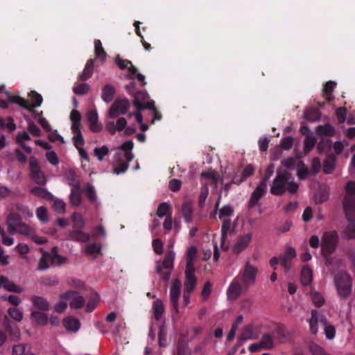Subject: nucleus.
I'll return each instance as SVG.
<instances>
[{"instance_id":"obj_24","label":"nucleus","mask_w":355,"mask_h":355,"mask_svg":"<svg viewBox=\"0 0 355 355\" xmlns=\"http://www.w3.org/2000/svg\"><path fill=\"white\" fill-rule=\"evenodd\" d=\"M184 291L192 293L196 286L195 270H186Z\"/></svg>"},{"instance_id":"obj_22","label":"nucleus","mask_w":355,"mask_h":355,"mask_svg":"<svg viewBox=\"0 0 355 355\" xmlns=\"http://www.w3.org/2000/svg\"><path fill=\"white\" fill-rule=\"evenodd\" d=\"M3 288L9 292H13L17 293H21L24 291V288L13 282L9 280L4 276L0 277V289Z\"/></svg>"},{"instance_id":"obj_5","label":"nucleus","mask_w":355,"mask_h":355,"mask_svg":"<svg viewBox=\"0 0 355 355\" xmlns=\"http://www.w3.org/2000/svg\"><path fill=\"white\" fill-rule=\"evenodd\" d=\"M7 225L10 233L18 232L30 237L33 236L34 234L33 229L27 224L22 223L18 216L15 214H11L8 216Z\"/></svg>"},{"instance_id":"obj_16","label":"nucleus","mask_w":355,"mask_h":355,"mask_svg":"<svg viewBox=\"0 0 355 355\" xmlns=\"http://www.w3.org/2000/svg\"><path fill=\"white\" fill-rule=\"evenodd\" d=\"M133 104L136 107L137 110L147 108L155 111L154 101H149V96L146 92H140L137 93L135 95Z\"/></svg>"},{"instance_id":"obj_48","label":"nucleus","mask_w":355,"mask_h":355,"mask_svg":"<svg viewBox=\"0 0 355 355\" xmlns=\"http://www.w3.org/2000/svg\"><path fill=\"white\" fill-rule=\"evenodd\" d=\"M94 50L96 57L101 59L102 61H104L106 58V53L104 51L102 44L99 40H96L94 41Z\"/></svg>"},{"instance_id":"obj_55","label":"nucleus","mask_w":355,"mask_h":355,"mask_svg":"<svg viewBox=\"0 0 355 355\" xmlns=\"http://www.w3.org/2000/svg\"><path fill=\"white\" fill-rule=\"evenodd\" d=\"M311 300L313 303L318 307H320L324 304L323 296L317 291H313L311 293Z\"/></svg>"},{"instance_id":"obj_58","label":"nucleus","mask_w":355,"mask_h":355,"mask_svg":"<svg viewBox=\"0 0 355 355\" xmlns=\"http://www.w3.org/2000/svg\"><path fill=\"white\" fill-rule=\"evenodd\" d=\"M260 345L263 349H270L273 347V338L270 335H265L260 341Z\"/></svg>"},{"instance_id":"obj_21","label":"nucleus","mask_w":355,"mask_h":355,"mask_svg":"<svg viewBox=\"0 0 355 355\" xmlns=\"http://www.w3.org/2000/svg\"><path fill=\"white\" fill-rule=\"evenodd\" d=\"M87 118L92 132H97L102 130L103 125L98 123V115L96 110H89L87 113Z\"/></svg>"},{"instance_id":"obj_8","label":"nucleus","mask_w":355,"mask_h":355,"mask_svg":"<svg viewBox=\"0 0 355 355\" xmlns=\"http://www.w3.org/2000/svg\"><path fill=\"white\" fill-rule=\"evenodd\" d=\"M182 282L178 278L173 279L170 286L169 300L170 303L176 314H179V299L181 295Z\"/></svg>"},{"instance_id":"obj_17","label":"nucleus","mask_w":355,"mask_h":355,"mask_svg":"<svg viewBox=\"0 0 355 355\" xmlns=\"http://www.w3.org/2000/svg\"><path fill=\"white\" fill-rule=\"evenodd\" d=\"M296 256L297 253L295 250L291 246H287L285 252L279 257V263L286 272L291 270V260L294 259Z\"/></svg>"},{"instance_id":"obj_61","label":"nucleus","mask_w":355,"mask_h":355,"mask_svg":"<svg viewBox=\"0 0 355 355\" xmlns=\"http://www.w3.org/2000/svg\"><path fill=\"white\" fill-rule=\"evenodd\" d=\"M89 85L87 83H80L73 87V92L76 94H85L89 91Z\"/></svg>"},{"instance_id":"obj_37","label":"nucleus","mask_w":355,"mask_h":355,"mask_svg":"<svg viewBox=\"0 0 355 355\" xmlns=\"http://www.w3.org/2000/svg\"><path fill=\"white\" fill-rule=\"evenodd\" d=\"M115 94V89L110 85H106L102 91V98L105 103L110 102Z\"/></svg>"},{"instance_id":"obj_45","label":"nucleus","mask_w":355,"mask_h":355,"mask_svg":"<svg viewBox=\"0 0 355 355\" xmlns=\"http://www.w3.org/2000/svg\"><path fill=\"white\" fill-rule=\"evenodd\" d=\"M0 128L7 129L9 132H12L16 129V125L13 122L12 117L0 118Z\"/></svg>"},{"instance_id":"obj_20","label":"nucleus","mask_w":355,"mask_h":355,"mask_svg":"<svg viewBox=\"0 0 355 355\" xmlns=\"http://www.w3.org/2000/svg\"><path fill=\"white\" fill-rule=\"evenodd\" d=\"M267 187V178H263L261 182L257 185L254 191H253L250 204L251 207L256 205L258 203L259 200L263 196L266 192Z\"/></svg>"},{"instance_id":"obj_64","label":"nucleus","mask_w":355,"mask_h":355,"mask_svg":"<svg viewBox=\"0 0 355 355\" xmlns=\"http://www.w3.org/2000/svg\"><path fill=\"white\" fill-rule=\"evenodd\" d=\"M335 165V159L333 157H329L324 164V171L325 173H331Z\"/></svg>"},{"instance_id":"obj_4","label":"nucleus","mask_w":355,"mask_h":355,"mask_svg":"<svg viewBox=\"0 0 355 355\" xmlns=\"http://www.w3.org/2000/svg\"><path fill=\"white\" fill-rule=\"evenodd\" d=\"M334 282L340 297H348L352 290V279L351 276L345 271H340L335 274Z\"/></svg>"},{"instance_id":"obj_1","label":"nucleus","mask_w":355,"mask_h":355,"mask_svg":"<svg viewBox=\"0 0 355 355\" xmlns=\"http://www.w3.org/2000/svg\"><path fill=\"white\" fill-rule=\"evenodd\" d=\"M343 209L348 220L350 221L345 230V234L350 239L355 238V182L349 181L345 187Z\"/></svg>"},{"instance_id":"obj_50","label":"nucleus","mask_w":355,"mask_h":355,"mask_svg":"<svg viewBox=\"0 0 355 355\" xmlns=\"http://www.w3.org/2000/svg\"><path fill=\"white\" fill-rule=\"evenodd\" d=\"M53 200H54L53 206H52L53 210L58 214L65 213L66 203L64 202V200L59 199V198H54Z\"/></svg>"},{"instance_id":"obj_57","label":"nucleus","mask_w":355,"mask_h":355,"mask_svg":"<svg viewBox=\"0 0 355 355\" xmlns=\"http://www.w3.org/2000/svg\"><path fill=\"white\" fill-rule=\"evenodd\" d=\"M170 212V206L166 202L161 203L158 208L157 214L159 217L162 218L164 216H168Z\"/></svg>"},{"instance_id":"obj_12","label":"nucleus","mask_w":355,"mask_h":355,"mask_svg":"<svg viewBox=\"0 0 355 355\" xmlns=\"http://www.w3.org/2000/svg\"><path fill=\"white\" fill-rule=\"evenodd\" d=\"M248 288H244L243 283L239 277H235L230 284L227 290V296L228 300H236L242 293H245Z\"/></svg>"},{"instance_id":"obj_29","label":"nucleus","mask_w":355,"mask_h":355,"mask_svg":"<svg viewBox=\"0 0 355 355\" xmlns=\"http://www.w3.org/2000/svg\"><path fill=\"white\" fill-rule=\"evenodd\" d=\"M320 323L324 326V334L327 339L332 340L335 337L336 330L334 326L329 324L326 317L320 318Z\"/></svg>"},{"instance_id":"obj_15","label":"nucleus","mask_w":355,"mask_h":355,"mask_svg":"<svg viewBox=\"0 0 355 355\" xmlns=\"http://www.w3.org/2000/svg\"><path fill=\"white\" fill-rule=\"evenodd\" d=\"M252 239V234L248 232L239 235L234 241L232 250L234 254H239L248 248Z\"/></svg>"},{"instance_id":"obj_54","label":"nucleus","mask_w":355,"mask_h":355,"mask_svg":"<svg viewBox=\"0 0 355 355\" xmlns=\"http://www.w3.org/2000/svg\"><path fill=\"white\" fill-rule=\"evenodd\" d=\"M316 139L313 136L307 135L304 141V153L306 154L310 152L314 147Z\"/></svg>"},{"instance_id":"obj_3","label":"nucleus","mask_w":355,"mask_h":355,"mask_svg":"<svg viewBox=\"0 0 355 355\" xmlns=\"http://www.w3.org/2000/svg\"><path fill=\"white\" fill-rule=\"evenodd\" d=\"M133 147V142L128 140L119 148V151L116 153L114 157L112 171L114 174L119 175L128 170L129 162L134 158V155L132 152Z\"/></svg>"},{"instance_id":"obj_14","label":"nucleus","mask_w":355,"mask_h":355,"mask_svg":"<svg viewBox=\"0 0 355 355\" xmlns=\"http://www.w3.org/2000/svg\"><path fill=\"white\" fill-rule=\"evenodd\" d=\"M31 177L37 184H45L46 182L44 173L41 171L39 163L35 157H31L29 160Z\"/></svg>"},{"instance_id":"obj_30","label":"nucleus","mask_w":355,"mask_h":355,"mask_svg":"<svg viewBox=\"0 0 355 355\" xmlns=\"http://www.w3.org/2000/svg\"><path fill=\"white\" fill-rule=\"evenodd\" d=\"M31 300L34 306L37 309L46 311L49 308V303L42 297L33 296Z\"/></svg>"},{"instance_id":"obj_44","label":"nucleus","mask_w":355,"mask_h":355,"mask_svg":"<svg viewBox=\"0 0 355 355\" xmlns=\"http://www.w3.org/2000/svg\"><path fill=\"white\" fill-rule=\"evenodd\" d=\"M70 119L71 121V129L72 130H78L80 128V121L81 119V116L80 112L78 110H73L71 111L70 114Z\"/></svg>"},{"instance_id":"obj_18","label":"nucleus","mask_w":355,"mask_h":355,"mask_svg":"<svg viewBox=\"0 0 355 355\" xmlns=\"http://www.w3.org/2000/svg\"><path fill=\"white\" fill-rule=\"evenodd\" d=\"M62 299L68 300L71 309H80L85 304L84 298L74 291H69L61 296Z\"/></svg>"},{"instance_id":"obj_39","label":"nucleus","mask_w":355,"mask_h":355,"mask_svg":"<svg viewBox=\"0 0 355 355\" xmlns=\"http://www.w3.org/2000/svg\"><path fill=\"white\" fill-rule=\"evenodd\" d=\"M31 318L39 325L44 326L48 322V317L46 314L42 312L33 311L31 313Z\"/></svg>"},{"instance_id":"obj_59","label":"nucleus","mask_w":355,"mask_h":355,"mask_svg":"<svg viewBox=\"0 0 355 355\" xmlns=\"http://www.w3.org/2000/svg\"><path fill=\"white\" fill-rule=\"evenodd\" d=\"M94 152L98 159L102 161L104 157L109 153V149L107 146H103L99 148H96Z\"/></svg>"},{"instance_id":"obj_9","label":"nucleus","mask_w":355,"mask_h":355,"mask_svg":"<svg viewBox=\"0 0 355 355\" xmlns=\"http://www.w3.org/2000/svg\"><path fill=\"white\" fill-rule=\"evenodd\" d=\"M115 62L121 69H127L128 71V73L125 75L127 78L132 79L136 77L143 85L146 84L145 76L141 73H137V69L132 65L130 61L116 57Z\"/></svg>"},{"instance_id":"obj_51","label":"nucleus","mask_w":355,"mask_h":355,"mask_svg":"<svg viewBox=\"0 0 355 355\" xmlns=\"http://www.w3.org/2000/svg\"><path fill=\"white\" fill-rule=\"evenodd\" d=\"M182 212L185 220L187 222H189L191 220V216L193 213L191 204L189 202L184 203L182 208Z\"/></svg>"},{"instance_id":"obj_31","label":"nucleus","mask_w":355,"mask_h":355,"mask_svg":"<svg viewBox=\"0 0 355 355\" xmlns=\"http://www.w3.org/2000/svg\"><path fill=\"white\" fill-rule=\"evenodd\" d=\"M83 250L85 254L96 258L101 251V245L99 243H89Z\"/></svg>"},{"instance_id":"obj_53","label":"nucleus","mask_w":355,"mask_h":355,"mask_svg":"<svg viewBox=\"0 0 355 355\" xmlns=\"http://www.w3.org/2000/svg\"><path fill=\"white\" fill-rule=\"evenodd\" d=\"M295 170L297 171V175L299 179H304L309 174L308 168L302 161L298 162V165Z\"/></svg>"},{"instance_id":"obj_10","label":"nucleus","mask_w":355,"mask_h":355,"mask_svg":"<svg viewBox=\"0 0 355 355\" xmlns=\"http://www.w3.org/2000/svg\"><path fill=\"white\" fill-rule=\"evenodd\" d=\"M106 128L111 135H114L116 132L124 130V135H130L135 132V129L131 126H127V121L125 118H119L116 123L107 121Z\"/></svg>"},{"instance_id":"obj_60","label":"nucleus","mask_w":355,"mask_h":355,"mask_svg":"<svg viewBox=\"0 0 355 355\" xmlns=\"http://www.w3.org/2000/svg\"><path fill=\"white\" fill-rule=\"evenodd\" d=\"M71 218L73 222V227L75 229L83 227L85 222L83 216L80 214L74 213L72 215Z\"/></svg>"},{"instance_id":"obj_42","label":"nucleus","mask_w":355,"mask_h":355,"mask_svg":"<svg viewBox=\"0 0 355 355\" xmlns=\"http://www.w3.org/2000/svg\"><path fill=\"white\" fill-rule=\"evenodd\" d=\"M8 314L11 318L17 322H21L24 318L23 311L18 307H10L8 309Z\"/></svg>"},{"instance_id":"obj_11","label":"nucleus","mask_w":355,"mask_h":355,"mask_svg":"<svg viewBox=\"0 0 355 355\" xmlns=\"http://www.w3.org/2000/svg\"><path fill=\"white\" fill-rule=\"evenodd\" d=\"M338 237L336 232L330 231L324 234L322 239V252L324 256L331 254L336 249Z\"/></svg>"},{"instance_id":"obj_47","label":"nucleus","mask_w":355,"mask_h":355,"mask_svg":"<svg viewBox=\"0 0 355 355\" xmlns=\"http://www.w3.org/2000/svg\"><path fill=\"white\" fill-rule=\"evenodd\" d=\"M234 214V209L231 205H227L221 207L218 211V215L220 219H227Z\"/></svg>"},{"instance_id":"obj_23","label":"nucleus","mask_w":355,"mask_h":355,"mask_svg":"<svg viewBox=\"0 0 355 355\" xmlns=\"http://www.w3.org/2000/svg\"><path fill=\"white\" fill-rule=\"evenodd\" d=\"M198 249L196 246L191 245L188 248L185 253L186 270H195L193 265L197 259Z\"/></svg>"},{"instance_id":"obj_40","label":"nucleus","mask_w":355,"mask_h":355,"mask_svg":"<svg viewBox=\"0 0 355 355\" xmlns=\"http://www.w3.org/2000/svg\"><path fill=\"white\" fill-rule=\"evenodd\" d=\"M71 203L74 206H78L81 203V193L80 188L74 187L71 189V192L69 196Z\"/></svg>"},{"instance_id":"obj_2","label":"nucleus","mask_w":355,"mask_h":355,"mask_svg":"<svg viewBox=\"0 0 355 355\" xmlns=\"http://www.w3.org/2000/svg\"><path fill=\"white\" fill-rule=\"evenodd\" d=\"M298 188V184L293 181L291 175L288 172L279 169L270 187V193L275 196L282 195L286 191L290 193H295Z\"/></svg>"},{"instance_id":"obj_34","label":"nucleus","mask_w":355,"mask_h":355,"mask_svg":"<svg viewBox=\"0 0 355 355\" xmlns=\"http://www.w3.org/2000/svg\"><path fill=\"white\" fill-rule=\"evenodd\" d=\"M308 348L311 355H332L327 352L322 346L313 342L309 344Z\"/></svg>"},{"instance_id":"obj_6","label":"nucleus","mask_w":355,"mask_h":355,"mask_svg":"<svg viewBox=\"0 0 355 355\" xmlns=\"http://www.w3.org/2000/svg\"><path fill=\"white\" fill-rule=\"evenodd\" d=\"M257 274L258 268L249 261H247L241 271L240 275L236 277L241 279L244 288H248L255 284Z\"/></svg>"},{"instance_id":"obj_27","label":"nucleus","mask_w":355,"mask_h":355,"mask_svg":"<svg viewBox=\"0 0 355 355\" xmlns=\"http://www.w3.org/2000/svg\"><path fill=\"white\" fill-rule=\"evenodd\" d=\"M174 245V242L172 241L169 249L167 250L165 258L162 262V264L160 265L162 268L165 269L172 270L173 269L174 260L175 258V252L172 250V248Z\"/></svg>"},{"instance_id":"obj_36","label":"nucleus","mask_w":355,"mask_h":355,"mask_svg":"<svg viewBox=\"0 0 355 355\" xmlns=\"http://www.w3.org/2000/svg\"><path fill=\"white\" fill-rule=\"evenodd\" d=\"M35 214L37 219L42 223H46L49 221V215L47 208L44 206H40L36 209Z\"/></svg>"},{"instance_id":"obj_46","label":"nucleus","mask_w":355,"mask_h":355,"mask_svg":"<svg viewBox=\"0 0 355 355\" xmlns=\"http://www.w3.org/2000/svg\"><path fill=\"white\" fill-rule=\"evenodd\" d=\"M153 308L155 318L160 319L164 312V305L162 301L159 299L156 300L153 303Z\"/></svg>"},{"instance_id":"obj_35","label":"nucleus","mask_w":355,"mask_h":355,"mask_svg":"<svg viewBox=\"0 0 355 355\" xmlns=\"http://www.w3.org/2000/svg\"><path fill=\"white\" fill-rule=\"evenodd\" d=\"M51 264V254L47 252L44 253L43 256L39 259L37 269L38 270H47Z\"/></svg>"},{"instance_id":"obj_49","label":"nucleus","mask_w":355,"mask_h":355,"mask_svg":"<svg viewBox=\"0 0 355 355\" xmlns=\"http://www.w3.org/2000/svg\"><path fill=\"white\" fill-rule=\"evenodd\" d=\"M301 161L302 160L297 157L286 158L282 161V165L287 169H296L298 165V162Z\"/></svg>"},{"instance_id":"obj_28","label":"nucleus","mask_w":355,"mask_h":355,"mask_svg":"<svg viewBox=\"0 0 355 355\" xmlns=\"http://www.w3.org/2000/svg\"><path fill=\"white\" fill-rule=\"evenodd\" d=\"M313 280L312 270L307 266H304L301 272V282L304 286L311 284Z\"/></svg>"},{"instance_id":"obj_33","label":"nucleus","mask_w":355,"mask_h":355,"mask_svg":"<svg viewBox=\"0 0 355 355\" xmlns=\"http://www.w3.org/2000/svg\"><path fill=\"white\" fill-rule=\"evenodd\" d=\"M94 60L90 59L87 60L83 72L80 74V80H85L89 78L93 73Z\"/></svg>"},{"instance_id":"obj_62","label":"nucleus","mask_w":355,"mask_h":355,"mask_svg":"<svg viewBox=\"0 0 355 355\" xmlns=\"http://www.w3.org/2000/svg\"><path fill=\"white\" fill-rule=\"evenodd\" d=\"M15 249L18 251L19 255L22 259H27L26 254L30 251V248L28 245L25 243H19L17 245H16Z\"/></svg>"},{"instance_id":"obj_52","label":"nucleus","mask_w":355,"mask_h":355,"mask_svg":"<svg viewBox=\"0 0 355 355\" xmlns=\"http://www.w3.org/2000/svg\"><path fill=\"white\" fill-rule=\"evenodd\" d=\"M51 263L60 265L66 261V257L59 255L57 253V248H53L51 255Z\"/></svg>"},{"instance_id":"obj_25","label":"nucleus","mask_w":355,"mask_h":355,"mask_svg":"<svg viewBox=\"0 0 355 355\" xmlns=\"http://www.w3.org/2000/svg\"><path fill=\"white\" fill-rule=\"evenodd\" d=\"M325 317L324 315L318 313L316 310H312L311 311V318L308 322L309 324V330L313 335H316L318 331V324L320 322V318Z\"/></svg>"},{"instance_id":"obj_19","label":"nucleus","mask_w":355,"mask_h":355,"mask_svg":"<svg viewBox=\"0 0 355 355\" xmlns=\"http://www.w3.org/2000/svg\"><path fill=\"white\" fill-rule=\"evenodd\" d=\"M236 226V222L232 223L230 219H224L221 226V237H220V248L227 250L228 249V244L225 243L227 235L234 230Z\"/></svg>"},{"instance_id":"obj_63","label":"nucleus","mask_w":355,"mask_h":355,"mask_svg":"<svg viewBox=\"0 0 355 355\" xmlns=\"http://www.w3.org/2000/svg\"><path fill=\"white\" fill-rule=\"evenodd\" d=\"M66 178L68 181V183L72 187V188L80 187L79 182L76 179V175L73 172L69 171L67 173Z\"/></svg>"},{"instance_id":"obj_56","label":"nucleus","mask_w":355,"mask_h":355,"mask_svg":"<svg viewBox=\"0 0 355 355\" xmlns=\"http://www.w3.org/2000/svg\"><path fill=\"white\" fill-rule=\"evenodd\" d=\"M73 132H74L73 142L75 146L77 149L83 148L84 144V139L80 132V129H78V130H73Z\"/></svg>"},{"instance_id":"obj_43","label":"nucleus","mask_w":355,"mask_h":355,"mask_svg":"<svg viewBox=\"0 0 355 355\" xmlns=\"http://www.w3.org/2000/svg\"><path fill=\"white\" fill-rule=\"evenodd\" d=\"M69 236L71 239L80 241L86 242L89 240V234L80 231V230H73L70 232Z\"/></svg>"},{"instance_id":"obj_32","label":"nucleus","mask_w":355,"mask_h":355,"mask_svg":"<svg viewBox=\"0 0 355 355\" xmlns=\"http://www.w3.org/2000/svg\"><path fill=\"white\" fill-rule=\"evenodd\" d=\"M31 193L39 198L50 200L53 199V196L44 188L35 187L31 190Z\"/></svg>"},{"instance_id":"obj_13","label":"nucleus","mask_w":355,"mask_h":355,"mask_svg":"<svg viewBox=\"0 0 355 355\" xmlns=\"http://www.w3.org/2000/svg\"><path fill=\"white\" fill-rule=\"evenodd\" d=\"M130 104L126 99H117L111 105L108 114L112 119L125 114L129 110Z\"/></svg>"},{"instance_id":"obj_38","label":"nucleus","mask_w":355,"mask_h":355,"mask_svg":"<svg viewBox=\"0 0 355 355\" xmlns=\"http://www.w3.org/2000/svg\"><path fill=\"white\" fill-rule=\"evenodd\" d=\"M30 139L31 137L26 132H19L17 136V142L19 143L28 153H31L32 152V148L30 146L25 145L24 141H28Z\"/></svg>"},{"instance_id":"obj_41","label":"nucleus","mask_w":355,"mask_h":355,"mask_svg":"<svg viewBox=\"0 0 355 355\" xmlns=\"http://www.w3.org/2000/svg\"><path fill=\"white\" fill-rule=\"evenodd\" d=\"M316 132L318 135L321 136H332L335 133L334 128L329 125L326 124L324 125H319L316 129Z\"/></svg>"},{"instance_id":"obj_26","label":"nucleus","mask_w":355,"mask_h":355,"mask_svg":"<svg viewBox=\"0 0 355 355\" xmlns=\"http://www.w3.org/2000/svg\"><path fill=\"white\" fill-rule=\"evenodd\" d=\"M64 327L69 332H77L80 328V322L78 319L69 316L62 321Z\"/></svg>"},{"instance_id":"obj_7","label":"nucleus","mask_w":355,"mask_h":355,"mask_svg":"<svg viewBox=\"0 0 355 355\" xmlns=\"http://www.w3.org/2000/svg\"><path fill=\"white\" fill-rule=\"evenodd\" d=\"M29 96L32 99V103H30L28 101L17 96H10L8 101L9 102L17 103L28 111L32 112L34 107L41 105L43 98L40 94L33 92H32Z\"/></svg>"}]
</instances>
